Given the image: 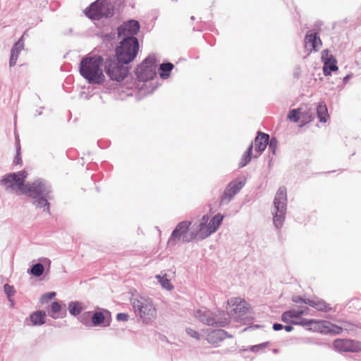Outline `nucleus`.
Returning a JSON list of instances; mask_svg holds the SVG:
<instances>
[{"label":"nucleus","mask_w":361,"mask_h":361,"mask_svg":"<svg viewBox=\"0 0 361 361\" xmlns=\"http://www.w3.org/2000/svg\"><path fill=\"white\" fill-rule=\"evenodd\" d=\"M157 59L154 54H149L135 70L138 81L147 82L152 80L157 75Z\"/></svg>","instance_id":"9d476101"},{"label":"nucleus","mask_w":361,"mask_h":361,"mask_svg":"<svg viewBox=\"0 0 361 361\" xmlns=\"http://www.w3.org/2000/svg\"><path fill=\"white\" fill-rule=\"evenodd\" d=\"M269 345V342H264L260 344L254 345L250 346V350L253 353L259 352L264 349H265Z\"/></svg>","instance_id":"58836bf2"},{"label":"nucleus","mask_w":361,"mask_h":361,"mask_svg":"<svg viewBox=\"0 0 361 361\" xmlns=\"http://www.w3.org/2000/svg\"><path fill=\"white\" fill-rule=\"evenodd\" d=\"M209 220V216L205 214L202 218V221L200 223L198 226H200L201 227L203 226H207L208 224H207V222Z\"/></svg>","instance_id":"49530a36"},{"label":"nucleus","mask_w":361,"mask_h":361,"mask_svg":"<svg viewBox=\"0 0 361 361\" xmlns=\"http://www.w3.org/2000/svg\"><path fill=\"white\" fill-rule=\"evenodd\" d=\"M46 312L44 310H37L30 314L29 318L32 326H41L46 322Z\"/></svg>","instance_id":"5701e85b"},{"label":"nucleus","mask_w":361,"mask_h":361,"mask_svg":"<svg viewBox=\"0 0 361 361\" xmlns=\"http://www.w3.org/2000/svg\"><path fill=\"white\" fill-rule=\"evenodd\" d=\"M191 18V20H195V17H194V16H191V18Z\"/></svg>","instance_id":"052dcab7"},{"label":"nucleus","mask_w":361,"mask_h":361,"mask_svg":"<svg viewBox=\"0 0 361 361\" xmlns=\"http://www.w3.org/2000/svg\"><path fill=\"white\" fill-rule=\"evenodd\" d=\"M104 51L98 54L85 56L80 61L78 70L80 75L90 85H100L105 81L104 68Z\"/></svg>","instance_id":"f03ea898"},{"label":"nucleus","mask_w":361,"mask_h":361,"mask_svg":"<svg viewBox=\"0 0 361 361\" xmlns=\"http://www.w3.org/2000/svg\"><path fill=\"white\" fill-rule=\"evenodd\" d=\"M140 30L138 20L130 19L123 22L117 28L118 37L122 39H131L138 40L136 35Z\"/></svg>","instance_id":"9b49d317"},{"label":"nucleus","mask_w":361,"mask_h":361,"mask_svg":"<svg viewBox=\"0 0 361 361\" xmlns=\"http://www.w3.org/2000/svg\"><path fill=\"white\" fill-rule=\"evenodd\" d=\"M283 329L287 331V332H290L293 331V327L292 325H289V324H287V325H283Z\"/></svg>","instance_id":"603ef678"},{"label":"nucleus","mask_w":361,"mask_h":361,"mask_svg":"<svg viewBox=\"0 0 361 361\" xmlns=\"http://www.w3.org/2000/svg\"><path fill=\"white\" fill-rule=\"evenodd\" d=\"M0 185H6V190L17 188L21 194L32 199L31 202L36 208H43L44 212L50 214L49 201L54 199V195L52 187L47 180L38 178L32 182H27L26 185H22L17 176L13 172L4 175L0 179Z\"/></svg>","instance_id":"f257e3e1"},{"label":"nucleus","mask_w":361,"mask_h":361,"mask_svg":"<svg viewBox=\"0 0 361 361\" xmlns=\"http://www.w3.org/2000/svg\"><path fill=\"white\" fill-rule=\"evenodd\" d=\"M227 337H231V336L223 329H216L208 335V341L210 343H215L224 341Z\"/></svg>","instance_id":"b1692460"},{"label":"nucleus","mask_w":361,"mask_h":361,"mask_svg":"<svg viewBox=\"0 0 361 361\" xmlns=\"http://www.w3.org/2000/svg\"><path fill=\"white\" fill-rule=\"evenodd\" d=\"M333 346L338 352L358 353L361 351V342L349 338H336Z\"/></svg>","instance_id":"4468645a"},{"label":"nucleus","mask_w":361,"mask_h":361,"mask_svg":"<svg viewBox=\"0 0 361 361\" xmlns=\"http://www.w3.org/2000/svg\"><path fill=\"white\" fill-rule=\"evenodd\" d=\"M185 332L187 333V334L188 336H190V337H192L193 338H195L197 341H199L200 339V335L199 332L190 327H187L185 329Z\"/></svg>","instance_id":"a19ab883"},{"label":"nucleus","mask_w":361,"mask_h":361,"mask_svg":"<svg viewBox=\"0 0 361 361\" xmlns=\"http://www.w3.org/2000/svg\"><path fill=\"white\" fill-rule=\"evenodd\" d=\"M195 317L204 325L225 327L230 324V317L225 311L213 312L206 307L197 310Z\"/></svg>","instance_id":"423d86ee"},{"label":"nucleus","mask_w":361,"mask_h":361,"mask_svg":"<svg viewBox=\"0 0 361 361\" xmlns=\"http://www.w3.org/2000/svg\"><path fill=\"white\" fill-rule=\"evenodd\" d=\"M71 32H72V29L71 28L68 30V32L71 33Z\"/></svg>","instance_id":"680f3d73"},{"label":"nucleus","mask_w":361,"mask_h":361,"mask_svg":"<svg viewBox=\"0 0 361 361\" xmlns=\"http://www.w3.org/2000/svg\"><path fill=\"white\" fill-rule=\"evenodd\" d=\"M252 152H253V142H252L249 145V147H247V149L245 152V154L252 157Z\"/></svg>","instance_id":"8fccbe9b"},{"label":"nucleus","mask_w":361,"mask_h":361,"mask_svg":"<svg viewBox=\"0 0 361 361\" xmlns=\"http://www.w3.org/2000/svg\"><path fill=\"white\" fill-rule=\"evenodd\" d=\"M246 183L245 178H238L231 181L225 188L221 197V204H228Z\"/></svg>","instance_id":"f8f14e48"},{"label":"nucleus","mask_w":361,"mask_h":361,"mask_svg":"<svg viewBox=\"0 0 361 361\" xmlns=\"http://www.w3.org/2000/svg\"><path fill=\"white\" fill-rule=\"evenodd\" d=\"M133 309L142 322L145 324L149 322L157 315V310L150 298L140 297L132 301Z\"/></svg>","instance_id":"1a4fd4ad"},{"label":"nucleus","mask_w":361,"mask_h":361,"mask_svg":"<svg viewBox=\"0 0 361 361\" xmlns=\"http://www.w3.org/2000/svg\"><path fill=\"white\" fill-rule=\"evenodd\" d=\"M273 352H274V353H276L278 352V350H277V349H274V350H273Z\"/></svg>","instance_id":"bf43d9fd"},{"label":"nucleus","mask_w":361,"mask_h":361,"mask_svg":"<svg viewBox=\"0 0 361 361\" xmlns=\"http://www.w3.org/2000/svg\"><path fill=\"white\" fill-rule=\"evenodd\" d=\"M317 114L321 123H326V118L329 116L327 107L326 104L319 103L317 106Z\"/></svg>","instance_id":"c85d7f7f"},{"label":"nucleus","mask_w":361,"mask_h":361,"mask_svg":"<svg viewBox=\"0 0 361 361\" xmlns=\"http://www.w3.org/2000/svg\"><path fill=\"white\" fill-rule=\"evenodd\" d=\"M139 51V41L131 39H122L116 47L114 51L110 53L116 56V59L130 63L136 58Z\"/></svg>","instance_id":"0eeeda50"},{"label":"nucleus","mask_w":361,"mask_h":361,"mask_svg":"<svg viewBox=\"0 0 361 361\" xmlns=\"http://www.w3.org/2000/svg\"><path fill=\"white\" fill-rule=\"evenodd\" d=\"M104 42H110L114 39V35L111 33L105 34L102 36Z\"/></svg>","instance_id":"de8ad7c7"},{"label":"nucleus","mask_w":361,"mask_h":361,"mask_svg":"<svg viewBox=\"0 0 361 361\" xmlns=\"http://www.w3.org/2000/svg\"><path fill=\"white\" fill-rule=\"evenodd\" d=\"M173 68L174 65L172 63L166 62L161 63L159 68L160 78L164 80L169 78Z\"/></svg>","instance_id":"a878e982"},{"label":"nucleus","mask_w":361,"mask_h":361,"mask_svg":"<svg viewBox=\"0 0 361 361\" xmlns=\"http://www.w3.org/2000/svg\"><path fill=\"white\" fill-rule=\"evenodd\" d=\"M190 225V221H183L178 223L168 240V246H175L181 240V238L183 243H189L195 238L204 240L214 233L212 232V228L207 225V226L203 227L198 226V229L196 231H191L188 233Z\"/></svg>","instance_id":"7ed1b4c3"},{"label":"nucleus","mask_w":361,"mask_h":361,"mask_svg":"<svg viewBox=\"0 0 361 361\" xmlns=\"http://www.w3.org/2000/svg\"><path fill=\"white\" fill-rule=\"evenodd\" d=\"M97 190L99 192V189L98 187L96 188Z\"/></svg>","instance_id":"e2e57ef3"},{"label":"nucleus","mask_w":361,"mask_h":361,"mask_svg":"<svg viewBox=\"0 0 361 361\" xmlns=\"http://www.w3.org/2000/svg\"><path fill=\"white\" fill-rule=\"evenodd\" d=\"M68 309L71 315L73 317L80 315L83 310L82 303L79 301H71Z\"/></svg>","instance_id":"bb28decb"},{"label":"nucleus","mask_w":361,"mask_h":361,"mask_svg":"<svg viewBox=\"0 0 361 361\" xmlns=\"http://www.w3.org/2000/svg\"><path fill=\"white\" fill-rule=\"evenodd\" d=\"M16 154L13 159L14 164H22V159H21V153H20V140L18 137H16Z\"/></svg>","instance_id":"473e14b6"},{"label":"nucleus","mask_w":361,"mask_h":361,"mask_svg":"<svg viewBox=\"0 0 361 361\" xmlns=\"http://www.w3.org/2000/svg\"><path fill=\"white\" fill-rule=\"evenodd\" d=\"M274 207L273 223L279 231L283 225L286 215L287 192L285 186H281L278 189L274 200Z\"/></svg>","instance_id":"6e6552de"},{"label":"nucleus","mask_w":361,"mask_h":361,"mask_svg":"<svg viewBox=\"0 0 361 361\" xmlns=\"http://www.w3.org/2000/svg\"><path fill=\"white\" fill-rule=\"evenodd\" d=\"M24 34L19 38V39L14 44L11 50V56L9 60V66H14L16 64L20 52L24 49Z\"/></svg>","instance_id":"aec40b11"},{"label":"nucleus","mask_w":361,"mask_h":361,"mask_svg":"<svg viewBox=\"0 0 361 361\" xmlns=\"http://www.w3.org/2000/svg\"><path fill=\"white\" fill-rule=\"evenodd\" d=\"M92 312H90V311H88V312H84L83 314H82L80 317H79V320L81 323H82L85 326H90V320H91V317H92Z\"/></svg>","instance_id":"e433bc0d"},{"label":"nucleus","mask_w":361,"mask_h":361,"mask_svg":"<svg viewBox=\"0 0 361 361\" xmlns=\"http://www.w3.org/2000/svg\"><path fill=\"white\" fill-rule=\"evenodd\" d=\"M351 75H345L343 79V81L344 83H346L348 82V80L350 78Z\"/></svg>","instance_id":"5fc2aeb1"},{"label":"nucleus","mask_w":361,"mask_h":361,"mask_svg":"<svg viewBox=\"0 0 361 361\" xmlns=\"http://www.w3.org/2000/svg\"><path fill=\"white\" fill-rule=\"evenodd\" d=\"M116 6L115 0H96L85 10V14L93 20L109 18L115 14Z\"/></svg>","instance_id":"39448f33"},{"label":"nucleus","mask_w":361,"mask_h":361,"mask_svg":"<svg viewBox=\"0 0 361 361\" xmlns=\"http://www.w3.org/2000/svg\"><path fill=\"white\" fill-rule=\"evenodd\" d=\"M44 270V265L42 263L37 262L34 264L30 269L27 270V273L32 275L35 277H39L42 276Z\"/></svg>","instance_id":"c756f323"},{"label":"nucleus","mask_w":361,"mask_h":361,"mask_svg":"<svg viewBox=\"0 0 361 361\" xmlns=\"http://www.w3.org/2000/svg\"><path fill=\"white\" fill-rule=\"evenodd\" d=\"M308 305L317 309L319 311L328 312L331 310L329 304L322 299L307 300Z\"/></svg>","instance_id":"393cba45"},{"label":"nucleus","mask_w":361,"mask_h":361,"mask_svg":"<svg viewBox=\"0 0 361 361\" xmlns=\"http://www.w3.org/2000/svg\"><path fill=\"white\" fill-rule=\"evenodd\" d=\"M300 117L302 119L301 122L302 123L303 125L311 122L314 118V113L310 111H301Z\"/></svg>","instance_id":"f704fd0d"},{"label":"nucleus","mask_w":361,"mask_h":361,"mask_svg":"<svg viewBox=\"0 0 361 361\" xmlns=\"http://www.w3.org/2000/svg\"><path fill=\"white\" fill-rule=\"evenodd\" d=\"M44 261H47V262H48V264H50L51 261H50L49 259H47V258H44Z\"/></svg>","instance_id":"13d9d810"},{"label":"nucleus","mask_w":361,"mask_h":361,"mask_svg":"<svg viewBox=\"0 0 361 361\" xmlns=\"http://www.w3.org/2000/svg\"><path fill=\"white\" fill-rule=\"evenodd\" d=\"M14 173L17 176V178H18L22 185H26L25 180L27 177V172L26 171L22 170L18 172H14Z\"/></svg>","instance_id":"ea45409f"},{"label":"nucleus","mask_w":361,"mask_h":361,"mask_svg":"<svg viewBox=\"0 0 361 361\" xmlns=\"http://www.w3.org/2000/svg\"><path fill=\"white\" fill-rule=\"evenodd\" d=\"M305 314V310H290L284 312L281 315V321L286 324H291L292 322H295L292 320L293 318H300L303 314Z\"/></svg>","instance_id":"4be33fe9"},{"label":"nucleus","mask_w":361,"mask_h":361,"mask_svg":"<svg viewBox=\"0 0 361 361\" xmlns=\"http://www.w3.org/2000/svg\"><path fill=\"white\" fill-rule=\"evenodd\" d=\"M269 152L271 153L272 156L276 154V151L278 146V140L275 137L269 138L268 142Z\"/></svg>","instance_id":"c9c22d12"},{"label":"nucleus","mask_w":361,"mask_h":361,"mask_svg":"<svg viewBox=\"0 0 361 361\" xmlns=\"http://www.w3.org/2000/svg\"><path fill=\"white\" fill-rule=\"evenodd\" d=\"M301 109H293L290 110L288 114V118L290 121L297 123L299 121L300 117Z\"/></svg>","instance_id":"72a5a7b5"},{"label":"nucleus","mask_w":361,"mask_h":361,"mask_svg":"<svg viewBox=\"0 0 361 361\" xmlns=\"http://www.w3.org/2000/svg\"><path fill=\"white\" fill-rule=\"evenodd\" d=\"M56 296L55 292H48L47 293L43 294L41 296L42 302H47L48 300H52Z\"/></svg>","instance_id":"37998d69"},{"label":"nucleus","mask_w":361,"mask_h":361,"mask_svg":"<svg viewBox=\"0 0 361 361\" xmlns=\"http://www.w3.org/2000/svg\"><path fill=\"white\" fill-rule=\"evenodd\" d=\"M269 140V135L261 131H258L255 138V151L258 153L255 158H257L267 148Z\"/></svg>","instance_id":"a211bd4d"},{"label":"nucleus","mask_w":361,"mask_h":361,"mask_svg":"<svg viewBox=\"0 0 361 361\" xmlns=\"http://www.w3.org/2000/svg\"><path fill=\"white\" fill-rule=\"evenodd\" d=\"M48 314L53 319H63L66 317L67 312L66 310H63L61 304L58 301H54L51 305L50 311Z\"/></svg>","instance_id":"412c9836"},{"label":"nucleus","mask_w":361,"mask_h":361,"mask_svg":"<svg viewBox=\"0 0 361 361\" xmlns=\"http://www.w3.org/2000/svg\"><path fill=\"white\" fill-rule=\"evenodd\" d=\"M224 219V216L221 214L214 215L208 224V226L212 228V232H216L221 226Z\"/></svg>","instance_id":"cd10ccee"},{"label":"nucleus","mask_w":361,"mask_h":361,"mask_svg":"<svg viewBox=\"0 0 361 361\" xmlns=\"http://www.w3.org/2000/svg\"><path fill=\"white\" fill-rule=\"evenodd\" d=\"M273 161V157H269V161H268V167L269 168H271V162Z\"/></svg>","instance_id":"6e6d98bb"},{"label":"nucleus","mask_w":361,"mask_h":361,"mask_svg":"<svg viewBox=\"0 0 361 361\" xmlns=\"http://www.w3.org/2000/svg\"><path fill=\"white\" fill-rule=\"evenodd\" d=\"M305 47L310 52L318 51L322 45V40L317 32L308 31L305 37Z\"/></svg>","instance_id":"f3484780"},{"label":"nucleus","mask_w":361,"mask_h":361,"mask_svg":"<svg viewBox=\"0 0 361 361\" xmlns=\"http://www.w3.org/2000/svg\"><path fill=\"white\" fill-rule=\"evenodd\" d=\"M116 319L119 322H127L129 319V315L127 313L120 312L117 314Z\"/></svg>","instance_id":"a18cd8bd"},{"label":"nucleus","mask_w":361,"mask_h":361,"mask_svg":"<svg viewBox=\"0 0 361 361\" xmlns=\"http://www.w3.org/2000/svg\"><path fill=\"white\" fill-rule=\"evenodd\" d=\"M307 300H310V299L303 298L300 295H293L292 297V301L294 302L295 303L302 302V303H305L306 305H308Z\"/></svg>","instance_id":"c03bdc74"},{"label":"nucleus","mask_w":361,"mask_h":361,"mask_svg":"<svg viewBox=\"0 0 361 361\" xmlns=\"http://www.w3.org/2000/svg\"><path fill=\"white\" fill-rule=\"evenodd\" d=\"M272 329L276 331H280L281 329H283V325L280 323H274L272 326Z\"/></svg>","instance_id":"09e8293b"},{"label":"nucleus","mask_w":361,"mask_h":361,"mask_svg":"<svg viewBox=\"0 0 361 361\" xmlns=\"http://www.w3.org/2000/svg\"><path fill=\"white\" fill-rule=\"evenodd\" d=\"M322 61L323 62V73L325 76H329L332 72L338 69L336 57L329 53L328 49L322 51Z\"/></svg>","instance_id":"2eb2a0df"},{"label":"nucleus","mask_w":361,"mask_h":361,"mask_svg":"<svg viewBox=\"0 0 361 361\" xmlns=\"http://www.w3.org/2000/svg\"><path fill=\"white\" fill-rule=\"evenodd\" d=\"M42 114V111L40 110H37L35 114V116H37Z\"/></svg>","instance_id":"4d7b16f0"},{"label":"nucleus","mask_w":361,"mask_h":361,"mask_svg":"<svg viewBox=\"0 0 361 361\" xmlns=\"http://www.w3.org/2000/svg\"><path fill=\"white\" fill-rule=\"evenodd\" d=\"M315 322L316 319L302 318L300 321L292 322V324L307 327L308 329L309 328H312L313 326H314Z\"/></svg>","instance_id":"7c9ffc66"},{"label":"nucleus","mask_w":361,"mask_h":361,"mask_svg":"<svg viewBox=\"0 0 361 361\" xmlns=\"http://www.w3.org/2000/svg\"><path fill=\"white\" fill-rule=\"evenodd\" d=\"M300 73H301V70H300V67H297L295 71H294V73H293V76L295 78H299L300 76Z\"/></svg>","instance_id":"3c124183"},{"label":"nucleus","mask_w":361,"mask_h":361,"mask_svg":"<svg viewBox=\"0 0 361 361\" xmlns=\"http://www.w3.org/2000/svg\"><path fill=\"white\" fill-rule=\"evenodd\" d=\"M251 159H252V157H250L247 154H245L244 153L240 161L238 164L239 168H243V167L245 166L251 161Z\"/></svg>","instance_id":"79ce46f5"},{"label":"nucleus","mask_w":361,"mask_h":361,"mask_svg":"<svg viewBox=\"0 0 361 361\" xmlns=\"http://www.w3.org/2000/svg\"><path fill=\"white\" fill-rule=\"evenodd\" d=\"M104 71L110 80L116 82L123 81L129 74L128 63H124L110 52L104 51Z\"/></svg>","instance_id":"20e7f679"},{"label":"nucleus","mask_w":361,"mask_h":361,"mask_svg":"<svg viewBox=\"0 0 361 361\" xmlns=\"http://www.w3.org/2000/svg\"><path fill=\"white\" fill-rule=\"evenodd\" d=\"M308 330L321 333L325 335L336 336L341 334L343 329L326 320H317L314 326L309 328Z\"/></svg>","instance_id":"ddd939ff"},{"label":"nucleus","mask_w":361,"mask_h":361,"mask_svg":"<svg viewBox=\"0 0 361 361\" xmlns=\"http://www.w3.org/2000/svg\"><path fill=\"white\" fill-rule=\"evenodd\" d=\"M228 304L233 307L231 312L238 314L239 317L245 314L248 310L247 302L239 298H231L228 300Z\"/></svg>","instance_id":"6ab92c4d"},{"label":"nucleus","mask_w":361,"mask_h":361,"mask_svg":"<svg viewBox=\"0 0 361 361\" xmlns=\"http://www.w3.org/2000/svg\"><path fill=\"white\" fill-rule=\"evenodd\" d=\"M110 320L111 312L107 310L102 309L92 314L91 322L93 326H110Z\"/></svg>","instance_id":"dca6fc26"},{"label":"nucleus","mask_w":361,"mask_h":361,"mask_svg":"<svg viewBox=\"0 0 361 361\" xmlns=\"http://www.w3.org/2000/svg\"><path fill=\"white\" fill-rule=\"evenodd\" d=\"M255 328H258V327H259V325H256V326H255Z\"/></svg>","instance_id":"0e129e2a"},{"label":"nucleus","mask_w":361,"mask_h":361,"mask_svg":"<svg viewBox=\"0 0 361 361\" xmlns=\"http://www.w3.org/2000/svg\"><path fill=\"white\" fill-rule=\"evenodd\" d=\"M150 85H152V87L151 90L147 91V94L153 93V92L157 88V86H158L157 84L154 85L152 82H150Z\"/></svg>","instance_id":"864d4df0"},{"label":"nucleus","mask_w":361,"mask_h":361,"mask_svg":"<svg viewBox=\"0 0 361 361\" xmlns=\"http://www.w3.org/2000/svg\"><path fill=\"white\" fill-rule=\"evenodd\" d=\"M156 278L158 279V281L161 283V286L167 290H171L173 289V286L170 282L169 279H168L165 276L157 275Z\"/></svg>","instance_id":"2f4dec72"},{"label":"nucleus","mask_w":361,"mask_h":361,"mask_svg":"<svg viewBox=\"0 0 361 361\" xmlns=\"http://www.w3.org/2000/svg\"><path fill=\"white\" fill-rule=\"evenodd\" d=\"M4 290L9 300H10V298L12 296H13L16 293V290H15L14 287L13 286H10L8 283H6L4 286Z\"/></svg>","instance_id":"4c0bfd02"}]
</instances>
